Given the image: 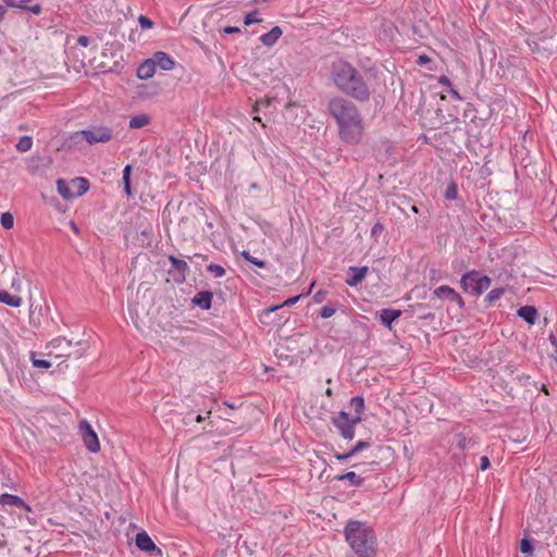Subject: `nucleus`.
Here are the masks:
<instances>
[{
	"mask_svg": "<svg viewBox=\"0 0 557 557\" xmlns=\"http://www.w3.org/2000/svg\"><path fill=\"white\" fill-rule=\"evenodd\" d=\"M330 114L335 119L341 139L347 144H359L363 137L364 124L358 108L343 98L329 102Z\"/></svg>",
	"mask_w": 557,
	"mask_h": 557,
	"instance_id": "f257e3e1",
	"label": "nucleus"
},
{
	"mask_svg": "<svg viewBox=\"0 0 557 557\" xmlns=\"http://www.w3.org/2000/svg\"><path fill=\"white\" fill-rule=\"evenodd\" d=\"M332 77L337 88L344 94L359 100L366 101L370 91L362 76L348 62L338 60L333 63Z\"/></svg>",
	"mask_w": 557,
	"mask_h": 557,
	"instance_id": "f03ea898",
	"label": "nucleus"
},
{
	"mask_svg": "<svg viewBox=\"0 0 557 557\" xmlns=\"http://www.w3.org/2000/svg\"><path fill=\"white\" fill-rule=\"evenodd\" d=\"M345 539L359 557H374L376 536L372 528L358 520H349L344 530Z\"/></svg>",
	"mask_w": 557,
	"mask_h": 557,
	"instance_id": "7ed1b4c3",
	"label": "nucleus"
},
{
	"mask_svg": "<svg viewBox=\"0 0 557 557\" xmlns=\"http://www.w3.org/2000/svg\"><path fill=\"white\" fill-rule=\"evenodd\" d=\"M57 188L58 193L69 200L84 195L89 188V183L84 177H75L71 181L60 178L57 181Z\"/></svg>",
	"mask_w": 557,
	"mask_h": 557,
	"instance_id": "20e7f679",
	"label": "nucleus"
},
{
	"mask_svg": "<svg viewBox=\"0 0 557 557\" xmlns=\"http://www.w3.org/2000/svg\"><path fill=\"white\" fill-rule=\"evenodd\" d=\"M332 423L339 431L344 440L351 441L355 437V428L362 420L361 417H350L346 411L342 410L332 417Z\"/></svg>",
	"mask_w": 557,
	"mask_h": 557,
	"instance_id": "39448f33",
	"label": "nucleus"
},
{
	"mask_svg": "<svg viewBox=\"0 0 557 557\" xmlns=\"http://www.w3.org/2000/svg\"><path fill=\"white\" fill-rule=\"evenodd\" d=\"M460 284L465 290L470 288L472 293L480 295L488 289L491 278L486 275H481L479 272H470L461 277Z\"/></svg>",
	"mask_w": 557,
	"mask_h": 557,
	"instance_id": "423d86ee",
	"label": "nucleus"
},
{
	"mask_svg": "<svg viewBox=\"0 0 557 557\" xmlns=\"http://www.w3.org/2000/svg\"><path fill=\"white\" fill-rule=\"evenodd\" d=\"M458 357H453L457 360L458 358L470 368L482 369L488 362V350H456Z\"/></svg>",
	"mask_w": 557,
	"mask_h": 557,
	"instance_id": "0eeeda50",
	"label": "nucleus"
},
{
	"mask_svg": "<svg viewBox=\"0 0 557 557\" xmlns=\"http://www.w3.org/2000/svg\"><path fill=\"white\" fill-rule=\"evenodd\" d=\"M82 137L89 145L108 143L112 139V129L107 126H95L89 129H83L75 133V138Z\"/></svg>",
	"mask_w": 557,
	"mask_h": 557,
	"instance_id": "6e6552de",
	"label": "nucleus"
},
{
	"mask_svg": "<svg viewBox=\"0 0 557 557\" xmlns=\"http://www.w3.org/2000/svg\"><path fill=\"white\" fill-rule=\"evenodd\" d=\"M78 431L86 448L90 453H98L100 450V442L90 423L87 420L79 421Z\"/></svg>",
	"mask_w": 557,
	"mask_h": 557,
	"instance_id": "1a4fd4ad",
	"label": "nucleus"
},
{
	"mask_svg": "<svg viewBox=\"0 0 557 557\" xmlns=\"http://www.w3.org/2000/svg\"><path fill=\"white\" fill-rule=\"evenodd\" d=\"M135 544L140 550L148 553L150 556H162L161 548L154 544L146 531H141L136 534Z\"/></svg>",
	"mask_w": 557,
	"mask_h": 557,
	"instance_id": "9d476101",
	"label": "nucleus"
},
{
	"mask_svg": "<svg viewBox=\"0 0 557 557\" xmlns=\"http://www.w3.org/2000/svg\"><path fill=\"white\" fill-rule=\"evenodd\" d=\"M434 295L438 298H446L451 302H457L459 306L463 305L461 296L451 287L442 285L434 290Z\"/></svg>",
	"mask_w": 557,
	"mask_h": 557,
	"instance_id": "9b49d317",
	"label": "nucleus"
},
{
	"mask_svg": "<svg viewBox=\"0 0 557 557\" xmlns=\"http://www.w3.org/2000/svg\"><path fill=\"white\" fill-rule=\"evenodd\" d=\"M0 504L2 506H12L23 508L26 511H30V506L26 504L20 496L12 495L9 493H3L0 495Z\"/></svg>",
	"mask_w": 557,
	"mask_h": 557,
	"instance_id": "f8f14e48",
	"label": "nucleus"
},
{
	"mask_svg": "<svg viewBox=\"0 0 557 557\" xmlns=\"http://www.w3.org/2000/svg\"><path fill=\"white\" fill-rule=\"evenodd\" d=\"M283 30L280 26H274L270 32L260 36L259 40L268 48L273 47L282 37Z\"/></svg>",
	"mask_w": 557,
	"mask_h": 557,
	"instance_id": "ddd939ff",
	"label": "nucleus"
},
{
	"mask_svg": "<svg viewBox=\"0 0 557 557\" xmlns=\"http://www.w3.org/2000/svg\"><path fill=\"white\" fill-rule=\"evenodd\" d=\"M152 61L156 67L159 66L164 71H170L175 65L174 60L168 53L162 51L156 52L152 58Z\"/></svg>",
	"mask_w": 557,
	"mask_h": 557,
	"instance_id": "4468645a",
	"label": "nucleus"
},
{
	"mask_svg": "<svg viewBox=\"0 0 557 557\" xmlns=\"http://www.w3.org/2000/svg\"><path fill=\"white\" fill-rule=\"evenodd\" d=\"M156 73V66L152 59L144 61L137 69V76L140 79L151 78Z\"/></svg>",
	"mask_w": 557,
	"mask_h": 557,
	"instance_id": "2eb2a0df",
	"label": "nucleus"
},
{
	"mask_svg": "<svg viewBox=\"0 0 557 557\" xmlns=\"http://www.w3.org/2000/svg\"><path fill=\"white\" fill-rule=\"evenodd\" d=\"M213 295L211 292L202 290L195 295L193 298L194 305L200 307L201 309L208 310L211 307Z\"/></svg>",
	"mask_w": 557,
	"mask_h": 557,
	"instance_id": "dca6fc26",
	"label": "nucleus"
},
{
	"mask_svg": "<svg viewBox=\"0 0 557 557\" xmlns=\"http://www.w3.org/2000/svg\"><path fill=\"white\" fill-rule=\"evenodd\" d=\"M349 271L352 272V275L346 280V283L349 286H357L366 277L368 273V267H351Z\"/></svg>",
	"mask_w": 557,
	"mask_h": 557,
	"instance_id": "f3484780",
	"label": "nucleus"
},
{
	"mask_svg": "<svg viewBox=\"0 0 557 557\" xmlns=\"http://www.w3.org/2000/svg\"><path fill=\"white\" fill-rule=\"evenodd\" d=\"M334 480H336V481L347 480V481H349L350 486H354V487H360L364 483V478L360 476L359 474H357L354 471H348L344 474H338L334 478Z\"/></svg>",
	"mask_w": 557,
	"mask_h": 557,
	"instance_id": "a211bd4d",
	"label": "nucleus"
},
{
	"mask_svg": "<svg viewBox=\"0 0 557 557\" xmlns=\"http://www.w3.org/2000/svg\"><path fill=\"white\" fill-rule=\"evenodd\" d=\"M0 302L13 308H18L23 304L22 297L12 295L9 292L0 288Z\"/></svg>",
	"mask_w": 557,
	"mask_h": 557,
	"instance_id": "6ab92c4d",
	"label": "nucleus"
},
{
	"mask_svg": "<svg viewBox=\"0 0 557 557\" xmlns=\"http://www.w3.org/2000/svg\"><path fill=\"white\" fill-rule=\"evenodd\" d=\"M400 310L396 309H382L380 311V319L382 324L391 327L392 323L400 317Z\"/></svg>",
	"mask_w": 557,
	"mask_h": 557,
	"instance_id": "aec40b11",
	"label": "nucleus"
},
{
	"mask_svg": "<svg viewBox=\"0 0 557 557\" xmlns=\"http://www.w3.org/2000/svg\"><path fill=\"white\" fill-rule=\"evenodd\" d=\"M518 315L530 324L535 323L537 311L533 306H523L518 310Z\"/></svg>",
	"mask_w": 557,
	"mask_h": 557,
	"instance_id": "412c9836",
	"label": "nucleus"
},
{
	"mask_svg": "<svg viewBox=\"0 0 557 557\" xmlns=\"http://www.w3.org/2000/svg\"><path fill=\"white\" fill-rule=\"evenodd\" d=\"M30 360L33 366L40 369H49L52 367V362L49 359L45 358V355L38 354L34 350L30 352Z\"/></svg>",
	"mask_w": 557,
	"mask_h": 557,
	"instance_id": "4be33fe9",
	"label": "nucleus"
},
{
	"mask_svg": "<svg viewBox=\"0 0 557 557\" xmlns=\"http://www.w3.org/2000/svg\"><path fill=\"white\" fill-rule=\"evenodd\" d=\"M150 116L147 114H138L129 120V127L134 129L143 128L150 124Z\"/></svg>",
	"mask_w": 557,
	"mask_h": 557,
	"instance_id": "5701e85b",
	"label": "nucleus"
},
{
	"mask_svg": "<svg viewBox=\"0 0 557 557\" xmlns=\"http://www.w3.org/2000/svg\"><path fill=\"white\" fill-rule=\"evenodd\" d=\"M133 168L131 164L125 165L123 170V185H124V191L127 197L132 196V187H131V175H132Z\"/></svg>",
	"mask_w": 557,
	"mask_h": 557,
	"instance_id": "b1692460",
	"label": "nucleus"
},
{
	"mask_svg": "<svg viewBox=\"0 0 557 557\" xmlns=\"http://www.w3.org/2000/svg\"><path fill=\"white\" fill-rule=\"evenodd\" d=\"M350 407L355 411V416L361 417L364 410V399L362 396H355L350 399Z\"/></svg>",
	"mask_w": 557,
	"mask_h": 557,
	"instance_id": "393cba45",
	"label": "nucleus"
},
{
	"mask_svg": "<svg viewBox=\"0 0 557 557\" xmlns=\"http://www.w3.org/2000/svg\"><path fill=\"white\" fill-rule=\"evenodd\" d=\"M73 342L71 339H67L65 337H57L53 338L51 342L48 343L47 348H66L71 346Z\"/></svg>",
	"mask_w": 557,
	"mask_h": 557,
	"instance_id": "a878e982",
	"label": "nucleus"
},
{
	"mask_svg": "<svg viewBox=\"0 0 557 557\" xmlns=\"http://www.w3.org/2000/svg\"><path fill=\"white\" fill-rule=\"evenodd\" d=\"M275 357L280 367H290L294 363V358L284 351L275 350Z\"/></svg>",
	"mask_w": 557,
	"mask_h": 557,
	"instance_id": "bb28decb",
	"label": "nucleus"
},
{
	"mask_svg": "<svg viewBox=\"0 0 557 557\" xmlns=\"http://www.w3.org/2000/svg\"><path fill=\"white\" fill-rule=\"evenodd\" d=\"M169 260L172 264V267L177 270L178 272L185 273L188 270V264L186 261L177 259L174 256H170Z\"/></svg>",
	"mask_w": 557,
	"mask_h": 557,
	"instance_id": "cd10ccee",
	"label": "nucleus"
},
{
	"mask_svg": "<svg viewBox=\"0 0 557 557\" xmlns=\"http://www.w3.org/2000/svg\"><path fill=\"white\" fill-rule=\"evenodd\" d=\"M520 550L522 554L528 555L527 557H532L534 550L532 541L527 537L522 539L520 542Z\"/></svg>",
	"mask_w": 557,
	"mask_h": 557,
	"instance_id": "c85d7f7f",
	"label": "nucleus"
},
{
	"mask_svg": "<svg viewBox=\"0 0 557 557\" xmlns=\"http://www.w3.org/2000/svg\"><path fill=\"white\" fill-rule=\"evenodd\" d=\"M444 197L445 199L447 200H455L457 199L458 197V188H457V184L455 182H449L446 190H445V194H444Z\"/></svg>",
	"mask_w": 557,
	"mask_h": 557,
	"instance_id": "c756f323",
	"label": "nucleus"
},
{
	"mask_svg": "<svg viewBox=\"0 0 557 557\" xmlns=\"http://www.w3.org/2000/svg\"><path fill=\"white\" fill-rule=\"evenodd\" d=\"M32 146H33L32 138L29 136H23L20 138V140L16 145V148L21 152H26V151L30 150Z\"/></svg>",
	"mask_w": 557,
	"mask_h": 557,
	"instance_id": "7c9ffc66",
	"label": "nucleus"
},
{
	"mask_svg": "<svg viewBox=\"0 0 557 557\" xmlns=\"http://www.w3.org/2000/svg\"><path fill=\"white\" fill-rule=\"evenodd\" d=\"M371 446L369 441H359L355 446L351 447L350 450H348V454L350 458L358 453L362 451L363 449H367Z\"/></svg>",
	"mask_w": 557,
	"mask_h": 557,
	"instance_id": "2f4dec72",
	"label": "nucleus"
},
{
	"mask_svg": "<svg viewBox=\"0 0 557 557\" xmlns=\"http://www.w3.org/2000/svg\"><path fill=\"white\" fill-rule=\"evenodd\" d=\"M0 223L5 230H11L14 225V218L10 212H4L0 216Z\"/></svg>",
	"mask_w": 557,
	"mask_h": 557,
	"instance_id": "473e14b6",
	"label": "nucleus"
},
{
	"mask_svg": "<svg viewBox=\"0 0 557 557\" xmlns=\"http://www.w3.org/2000/svg\"><path fill=\"white\" fill-rule=\"evenodd\" d=\"M262 18L259 16V13L257 11L249 12L244 17V24L246 26H249L255 23H261Z\"/></svg>",
	"mask_w": 557,
	"mask_h": 557,
	"instance_id": "72a5a7b5",
	"label": "nucleus"
},
{
	"mask_svg": "<svg viewBox=\"0 0 557 557\" xmlns=\"http://www.w3.org/2000/svg\"><path fill=\"white\" fill-rule=\"evenodd\" d=\"M208 272H210L214 277H222L225 275V269L220 264H209L207 268Z\"/></svg>",
	"mask_w": 557,
	"mask_h": 557,
	"instance_id": "f704fd0d",
	"label": "nucleus"
},
{
	"mask_svg": "<svg viewBox=\"0 0 557 557\" xmlns=\"http://www.w3.org/2000/svg\"><path fill=\"white\" fill-rule=\"evenodd\" d=\"M505 293V289L504 288H495V289H492L487 295H486V300L490 301V302H493V301H496L498 300Z\"/></svg>",
	"mask_w": 557,
	"mask_h": 557,
	"instance_id": "c9c22d12",
	"label": "nucleus"
},
{
	"mask_svg": "<svg viewBox=\"0 0 557 557\" xmlns=\"http://www.w3.org/2000/svg\"><path fill=\"white\" fill-rule=\"evenodd\" d=\"M243 257H244L248 262H250V263L255 264V265H256V267H258V268H261V269L265 268V261L260 260V259H258V258H255V257L250 256V255H249L248 252H246V251H245V252H243Z\"/></svg>",
	"mask_w": 557,
	"mask_h": 557,
	"instance_id": "e433bc0d",
	"label": "nucleus"
},
{
	"mask_svg": "<svg viewBox=\"0 0 557 557\" xmlns=\"http://www.w3.org/2000/svg\"><path fill=\"white\" fill-rule=\"evenodd\" d=\"M3 1L10 8H18V9H23V10L27 11V8L29 7V5H27L28 0H22L20 2L15 1V0H3Z\"/></svg>",
	"mask_w": 557,
	"mask_h": 557,
	"instance_id": "4c0bfd02",
	"label": "nucleus"
},
{
	"mask_svg": "<svg viewBox=\"0 0 557 557\" xmlns=\"http://www.w3.org/2000/svg\"><path fill=\"white\" fill-rule=\"evenodd\" d=\"M335 312H336V307L326 305L321 309L320 314L323 319H329V318L333 317L335 314Z\"/></svg>",
	"mask_w": 557,
	"mask_h": 557,
	"instance_id": "58836bf2",
	"label": "nucleus"
},
{
	"mask_svg": "<svg viewBox=\"0 0 557 557\" xmlns=\"http://www.w3.org/2000/svg\"><path fill=\"white\" fill-rule=\"evenodd\" d=\"M457 437V447L460 449H466L469 447L471 440L467 438L463 434L459 433L456 435Z\"/></svg>",
	"mask_w": 557,
	"mask_h": 557,
	"instance_id": "ea45409f",
	"label": "nucleus"
},
{
	"mask_svg": "<svg viewBox=\"0 0 557 557\" xmlns=\"http://www.w3.org/2000/svg\"><path fill=\"white\" fill-rule=\"evenodd\" d=\"M138 23L143 29H150L153 26L152 21L145 15H140L138 17Z\"/></svg>",
	"mask_w": 557,
	"mask_h": 557,
	"instance_id": "a19ab883",
	"label": "nucleus"
},
{
	"mask_svg": "<svg viewBox=\"0 0 557 557\" xmlns=\"http://www.w3.org/2000/svg\"><path fill=\"white\" fill-rule=\"evenodd\" d=\"M491 467V462H490V459L487 456H482L480 458V466H479V469L481 471H485L487 470L488 468Z\"/></svg>",
	"mask_w": 557,
	"mask_h": 557,
	"instance_id": "79ce46f5",
	"label": "nucleus"
},
{
	"mask_svg": "<svg viewBox=\"0 0 557 557\" xmlns=\"http://www.w3.org/2000/svg\"><path fill=\"white\" fill-rule=\"evenodd\" d=\"M41 5L36 3L34 5H29L27 8V11H30L32 13H34L35 15H39L41 13Z\"/></svg>",
	"mask_w": 557,
	"mask_h": 557,
	"instance_id": "37998d69",
	"label": "nucleus"
},
{
	"mask_svg": "<svg viewBox=\"0 0 557 557\" xmlns=\"http://www.w3.org/2000/svg\"><path fill=\"white\" fill-rule=\"evenodd\" d=\"M210 413H211V410H208L206 412V416H203L202 413H198L197 416H195L194 420H195V422H198V423L203 422L205 420H207L209 418Z\"/></svg>",
	"mask_w": 557,
	"mask_h": 557,
	"instance_id": "c03bdc74",
	"label": "nucleus"
},
{
	"mask_svg": "<svg viewBox=\"0 0 557 557\" xmlns=\"http://www.w3.org/2000/svg\"><path fill=\"white\" fill-rule=\"evenodd\" d=\"M223 32L225 34H238L240 33V28L236 26H226L224 27Z\"/></svg>",
	"mask_w": 557,
	"mask_h": 557,
	"instance_id": "a18cd8bd",
	"label": "nucleus"
},
{
	"mask_svg": "<svg viewBox=\"0 0 557 557\" xmlns=\"http://www.w3.org/2000/svg\"><path fill=\"white\" fill-rule=\"evenodd\" d=\"M430 61H431V59L426 54H420L418 57L417 63L419 65H424V64L429 63Z\"/></svg>",
	"mask_w": 557,
	"mask_h": 557,
	"instance_id": "49530a36",
	"label": "nucleus"
},
{
	"mask_svg": "<svg viewBox=\"0 0 557 557\" xmlns=\"http://www.w3.org/2000/svg\"><path fill=\"white\" fill-rule=\"evenodd\" d=\"M269 104H270V100H268V99L257 101L256 104L253 106V112H258L260 106H269Z\"/></svg>",
	"mask_w": 557,
	"mask_h": 557,
	"instance_id": "de8ad7c7",
	"label": "nucleus"
},
{
	"mask_svg": "<svg viewBox=\"0 0 557 557\" xmlns=\"http://www.w3.org/2000/svg\"><path fill=\"white\" fill-rule=\"evenodd\" d=\"M325 294L326 293L322 292V290H319L318 293H315L314 296H313L314 301L315 302H321L324 299Z\"/></svg>",
	"mask_w": 557,
	"mask_h": 557,
	"instance_id": "09e8293b",
	"label": "nucleus"
},
{
	"mask_svg": "<svg viewBox=\"0 0 557 557\" xmlns=\"http://www.w3.org/2000/svg\"><path fill=\"white\" fill-rule=\"evenodd\" d=\"M77 42L83 47H87L89 45V38L86 36H79Z\"/></svg>",
	"mask_w": 557,
	"mask_h": 557,
	"instance_id": "8fccbe9b",
	"label": "nucleus"
},
{
	"mask_svg": "<svg viewBox=\"0 0 557 557\" xmlns=\"http://www.w3.org/2000/svg\"><path fill=\"white\" fill-rule=\"evenodd\" d=\"M335 457L337 460H341V461H346V460L350 459L348 451L345 454H336Z\"/></svg>",
	"mask_w": 557,
	"mask_h": 557,
	"instance_id": "3c124183",
	"label": "nucleus"
},
{
	"mask_svg": "<svg viewBox=\"0 0 557 557\" xmlns=\"http://www.w3.org/2000/svg\"><path fill=\"white\" fill-rule=\"evenodd\" d=\"M195 417L191 414V413H187L184 419H183V422L185 425H188L189 423H191L194 420Z\"/></svg>",
	"mask_w": 557,
	"mask_h": 557,
	"instance_id": "603ef678",
	"label": "nucleus"
},
{
	"mask_svg": "<svg viewBox=\"0 0 557 557\" xmlns=\"http://www.w3.org/2000/svg\"><path fill=\"white\" fill-rule=\"evenodd\" d=\"M383 231V225L381 223H376L372 228V234H377Z\"/></svg>",
	"mask_w": 557,
	"mask_h": 557,
	"instance_id": "864d4df0",
	"label": "nucleus"
},
{
	"mask_svg": "<svg viewBox=\"0 0 557 557\" xmlns=\"http://www.w3.org/2000/svg\"><path fill=\"white\" fill-rule=\"evenodd\" d=\"M12 287L15 288L16 290H20V287H21L20 280H13L12 281Z\"/></svg>",
	"mask_w": 557,
	"mask_h": 557,
	"instance_id": "5fc2aeb1",
	"label": "nucleus"
},
{
	"mask_svg": "<svg viewBox=\"0 0 557 557\" xmlns=\"http://www.w3.org/2000/svg\"><path fill=\"white\" fill-rule=\"evenodd\" d=\"M299 298H300V296H296L294 298L287 299L285 301V305H294Z\"/></svg>",
	"mask_w": 557,
	"mask_h": 557,
	"instance_id": "6e6d98bb",
	"label": "nucleus"
},
{
	"mask_svg": "<svg viewBox=\"0 0 557 557\" xmlns=\"http://www.w3.org/2000/svg\"><path fill=\"white\" fill-rule=\"evenodd\" d=\"M7 10L0 4V22L3 20Z\"/></svg>",
	"mask_w": 557,
	"mask_h": 557,
	"instance_id": "4d7b16f0",
	"label": "nucleus"
},
{
	"mask_svg": "<svg viewBox=\"0 0 557 557\" xmlns=\"http://www.w3.org/2000/svg\"><path fill=\"white\" fill-rule=\"evenodd\" d=\"M253 121L261 123L262 127H265V124L262 123L261 119L258 115L253 116Z\"/></svg>",
	"mask_w": 557,
	"mask_h": 557,
	"instance_id": "13d9d810",
	"label": "nucleus"
},
{
	"mask_svg": "<svg viewBox=\"0 0 557 557\" xmlns=\"http://www.w3.org/2000/svg\"><path fill=\"white\" fill-rule=\"evenodd\" d=\"M440 82H441L442 84H448V78H447V77H445V76H443V77H441V78H440Z\"/></svg>",
	"mask_w": 557,
	"mask_h": 557,
	"instance_id": "bf43d9fd",
	"label": "nucleus"
},
{
	"mask_svg": "<svg viewBox=\"0 0 557 557\" xmlns=\"http://www.w3.org/2000/svg\"><path fill=\"white\" fill-rule=\"evenodd\" d=\"M325 394H326L329 397H331V396L333 395V391H332V388H327V389L325 391Z\"/></svg>",
	"mask_w": 557,
	"mask_h": 557,
	"instance_id": "052dcab7",
	"label": "nucleus"
},
{
	"mask_svg": "<svg viewBox=\"0 0 557 557\" xmlns=\"http://www.w3.org/2000/svg\"><path fill=\"white\" fill-rule=\"evenodd\" d=\"M274 368L273 367H268V366H264V371L265 372H270V371H273Z\"/></svg>",
	"mask_w": 557,
	"mask_h": 557,
	"instance_id": "680f3d73",
	"label": "nucleus"
},
{
	"mask_svg": "<svg viewBox=\"0 0 557 557\" xmlns=\"http://www.w3.org/2000/svg\"><path fill=\"white\" fill-rule=\"evenodd\" d=\"M411 210H412V212H414V213H418V212H419V210H418V208H417L416 206H412V207H411Z\"/></svg>",
	"mask_w": 557,
	"mask_h": 557,
	"instance_id": "e2e57ef3",
	"label": "nucleus"
},
{
	"mask_svg": "<svg viewBox=\"0 0 557 557\" xmlns=\"http://www.w3.org/2000/svg\"><path fill=\"white\" fill-rule=\"evenodd\" d=\"M5 546H7V542L0 540V547H5Z\"/></svg>",
	"mask_w": 557,
	"mask_h": 557,
	"instance_id": "0e129e2a",
	"label": "nucleus"
},
{
	"mask_svg": "<svg viewBox=\"0 0 557 557\" xmlns=\"http://www.w3.org/2000/svg\"><path fill=\"white\" fill-rule=\"evenodd\" d=\"M554 351H555V355H552V357H554V359H555V360H556V362H557V349H556V350H554Z\"/></svg>",
	"mask_w": 557,
	"mask_h": 557,
	"instance_id": "69168bd1",
	"label": "nucleus"
},
{
	"mask_svg": "<svg viewBox=\"0 0 557 557\" xmlns=\"http://www.w3.org/2000/svg\"><path fill=\"white\" fill-rule=\"evenodd\" d=\"M224 404L228 406L231 409H234V406L230 405L227 401H225Z\"/></svg>",
	"mask_w": 557,
	"mask_h": 557,
	"instance_id": "338daca9",
	"label": "nucleus"
}]
</instances>
